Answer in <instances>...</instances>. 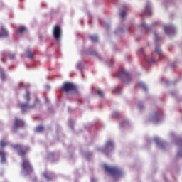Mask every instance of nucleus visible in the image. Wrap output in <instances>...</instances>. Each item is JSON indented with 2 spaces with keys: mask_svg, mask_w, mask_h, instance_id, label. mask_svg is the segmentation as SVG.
Returning <instances> with one entry per match:
<instances>
[{
  "mask_svg": "<svg viewBox=\"0 0 182 182\" xmlns=\"http://www.w3.org/2000/svg\"><path fill=\"white\" fill-rule=\"evenodd\" d=\"M14 150L18 153L19 156H23V164H22V171L25 174H29V173H32V167H31V164H29V161L25 158V154H26V151L29 150V147L23 146L21 144H16L12 146Z\"/></svg>",
  "mask_w": 182,
  "mask_h": 182,
  "instance_id": "f257e3e1",
  "label": "nucleus"
},
{
  "mask_svg": "<svg viewBox=\"0 0 182 182\" xmlns=\"http://www.w3.org/2000/svg\"><path fill=\"white\" fill-rule=\"evenodd\" d=\"M24 99L26 101V103H19L18 104V107H20L21 109H22V112L25 113L28 109H33L38 103H39L38 100H36L34 102V104L32 105H29V102L31 101V93L27 91L26 92V95H24Z\"/></svg>",
  "mask_w": 182,
  "mask_h": 182,
  "instance_id": "f03ea898",
  "label": "nucleus"
},
{
  "mask_svg": "<svg viewBox=\"0 0 182 182\" xmlns=\"http://www.w3.org/2000/svg\"><path fill=\"white\" fill-rule=\"evenodd\" d=\"M104 168L107 173H109L112 177H121L122 176V170L119 169V168L115 166H109L105 165Z\"/></svg>",
  "mask_w": 182,
  "mask_h": 182,
  "instance_id": "7ed1b4c3",
  "label": "nucleus"
},
{
  "mask_svg": "<svg viewBox=\"0 0 182 182\" xmlns=\"http://www.w3.org/2000/svg\"><path fill=\"white\" fill-rule=\"evenodd\" d=\"M117 77L124 83L130 82V75L123 70L117 73Z\"/></svg>",
  "mask_w": 182,
  "mask_h": 182,
  "instance_id": "20e7f679",
  "label": "nucleus"
},
{
  "mask_svg": "<svg viewBox=\"0 0 182 182\" xmlns=\"http://www.w3.org/2000/svg\"><path fill=\"white\" fill-rule=\"evenodd\" d=\"M53 35L56 41H59L60 39V36H62V30L59 26H54Z\"/></svg>",
  "mask_w": 182,
  "mask_h": 182,
  "instance_id": "39448f33",
  "label": "nucleus"
},
{
  "mask_svg": "<svg viewBox=\"0 0 182 182\" xmlns=\"http://www.w3.org/2000/svg\"><path fill=\"white\" fill-rule=\"evenodd\" d=\"M76 90V87L75 86V85L70 82H65L62 87V90L66 92H72V90Z\"/></svg>",
  "mask_w": 182,
  "mask_h": 182,
  "instance_id": "423d86ee",
  "label": "nucleus"
},
{
  "mask_svg": "<svg viewBox=\"0 0 182 182\" xmlns=\"http://www.w3.org/2000/svg\"><path fill=\"white\" fill-rule=\"evenodd\" d=\"M24 125H25V123L23 122V121H22L21 119H16L14 120L13 132H15V130H17V129L23 127Z\"/></svg>",
  "mask_w": 182,
  "mask_h": 182,
  "instance_id": "0eeeda50",
  "label": "nucleus"
},
{
  "mask_svg": "<svg viewBox=\"0 0 182 182\" xmlns=\"http://www.w3.org/2000/svg\"><path fill=\"white\" fill-rule=\"evenodd\" d=\"M113 147H114V144L112 141H108L102 149V152L106 154V151H107L109 149H113Z\"/></svg>",
  "mask_w": 182,
  "mask_h": 182,
  "instance_id": "6e6552de",
  "label": "nucleus"
},
{
  "mask_svg": "<svg viewBox=\"0 0 182 182\" xmlns=\"http://www.w3.org/2000/svg\"><path fill=\"white\" fill-rule=\"evenodd\" d=\"M164 29L168 35H170V33H173L174 32V28L171 26H165L164 27Z\"/></svg>",
  "mask_w": 182,
  "mask_h": 182,
  "instance_id": "1a4fd4ad",
  "label": "nucleus"
},
{
  "mask_svg": "<svg viewBox=\"0 0 182 182\" xmlns=\"http://www.w3.org/2000/svg\"><path fill=\"white\" fill-rule=\"evenodd\" d=\"M6 36H8V31H6L4 27H1L0 31V38H5Z\"/></svg>",
  "mask_w": 182,
  "mask_h": 182,
  "instance_id": "9d476101",
  "label": "nucleus"
},
{
  "mask_svg": "<svg viewBox=\"0 0 182 182\" xmlns=\"http://www.w3.org/2000/svg\"><path fill=\"white\" fill-rule=\"evenodd\" d=\"M6 154H5L4 152L0 151V157L1 159V163H5V161H6Z\"/></svg>",
  "mask_w": 182,
  "mask_h": 182,
  "instance_id": "9b49d317",
  "label": "nucleus"
},
{
  "mask_svg": "<svg viewBox=\"0 0 182 182\" xmlns=\"http://www.w3.org/2000/svg\"><path fill=\"white\" fill-rule=\"evenodd\" d=\"M145 14L150 16L151 15V11H150V6L147 5L145 7Z\"/></svg>",
  "mask_w": 182,
  "mask_h": 182,
  "instance_id": "f8f14e48",
  "label": "nucleus"
},
{
  "mask_svg": "<svg viewBox=\"0 0 182 182\" xmlns=\"http://www.w3.org/2000/svg\"><path fill=\"white\" fill-rule=\"evenodd\" d=\"M155 52L159 55V57L163 56V53L161 52V50L159 47H156Z\"/></svg>",
  "mask_w": 182,
  "mask_h": 182,
  "instance_id": "ddd939ff",
  "label": "nucleus"
},
{
  "mask_svg": "<svg viewBox=\"0 0 182 182\" xmlns=\"http://www.w3.org/2000/svg\"><path fill=\"white\" fill-rule=\"evenodd\" d=\"M43 176L45 177V178H46V180H52V176H50V175H49V173L47 172L43 173Z\"/></svg>",
  "mask_w": 182,
  "mask_h": 182,
  "instance_id": "4468645a",
  "label": "nucleus"
},
{
  "mask_svg": "<svg viewBox=\"0 0 182 182\" xmlns=\"http://www.w3.org/2000/svg\"><path fill=\"white\" fill-rule=\"evenodd\" d=\"M24 31H26V28L21 26L17 30V33H22V32H24Z\"/></svg>",
  "mask_w": 182,
  "mask_h": 182,
  "instance_id": "2eb2a0df",
  "label": "nucleus"
},
{
  "mask_svg": "<svg viewBox=\"0 0 182 182\" xmlns=\"http://www.w3.org/2000/svg\"><path fill=\"white\" fill-rule=\"evenodd\" d=\"M43 130V127L42 126H38L36 128V132L37 133H41V132H42Z\"/></svg>",
  "mask_w": 182,
  "mask_h": 182,
  "instance_id": "dca6fc26",
  "label": "nucleus"
},
{
  "mask_svg": "<svg viewBox=\"0 0 182 182\" xmlns=\"http://www.w3.org/2000/svg\"><path fill=\"white\" fill-rule=\"evenodd\" d=\"M26 56L27 58H28L29 59H32L33 58V53H31L30 51H27L26 53Z\"/></svg>",
  "mask_w": 182,
  "mask_h": 182,
  "instance_id": "f3484780",
  "label": "nucleus"
},
{
  "mask_svg": "<svg viewBox=\"0 0 182 182\" xmlns=\"http://www.w3.org/2000/svg\"><path fill=\"white\" fill-rule=\"evenodd\" d=\"M141 27L144 28V29H146V31H150V27L148 26L146 23H143L141 24Z\"/></svg>",
  "mask_w": 182,
  "mask_h": 182,
  "instance_id": "a211bd4d",
  "label": "nucleus"
},
{
  "mask_svg": "<svg viewBox=\"0 0 182 182\" xmlns=\"http://www.w3.org/2000/svg\"><path fill=\"white\" fill-rule=\"evenodd\" d=\"M139 87H141V89H143L144 90H147V87H146V85L143 83V82H140L139 84Z\"/></svg>",
  "mask_w": 182,
  "mask_h": 182,
  "instance_id": "6ab92c4d",
  "label": "nucleus"
},
{
  "mask_svg": "<svg viewBox=\"0 0 182 182\" xmlns=\"http://www.w3.org/2000/svg\"><path fill=\"white\" fill-rule=\"evenodd\" d=\"M114 93H120V87H117L114 90Z\"/></svg>",
  "mask_w": 182,
  "mask_h": 182,
  "instance_id": "aec40b11",
  "label": "nucleus"
},
{
  "mask_svg": "<svg viewBox=\"0 0 182 182\" xmlns=\"http://www.w3.org/2000/svg\"><path fill=\"white\" fill-rule=\"evenodd\" d=\"M97 36H92V42H97Z\"/></svg>",
  "mask_w": 182,
  "mask_h": 182,
  "instance_id": "412c9836",
  "label": "nucleus"
},
{
  "mask_svg": "<svg viewBox=\"0 0 182 182\" xmlns=\"http://www.w3.org/2000/svg\"><path fill=\"white\" fill-rule=\"evenodd\" d=\"M0 146L1 147H5V146H6V142H4V141H1Z\"/></svg>",
  "mask_w": 182,
  "mask_h": 182,
  "instance_id": "4be33fe9",
  "label": "nucleus"
},
{
  "mask_svg": "<svg viewBox=\"0 0 182 182\" xmlns=\"http://www.w3.org/2000/svg\"><path fill=\"white\" fill-rule=\"evenodd\" d=\"M120 16L123 19L124 18V16H126V11H122L120 14Z\"/></svg>",
  "mask_w": 182,
  "mask_h": 182,
  "instance_id": "5701e85b",
  "label": "nucleus"
},
{
  "mask_svg": "<svg viewBox=\"0 0 182 182\" xmlns=\"http://www.w3.org/2000/svg\"><path fill=\"white\" fill-rule=\"evenodd\" d=\"M97 95H99L100 96V97H103V91L98 90L97 91Z\"/></svg>",
  "mask_w": 182,
  "mask_h": 182,
  "instance_id": "b1692460",
  "label": "nucleus"
},
{
  "mask_svg": "<svg viewBox=\"0 0 182 182\" xmlns=\"http://www.w3.org/2000/svg\"><path fill=\"white\" fill-rule=\"evenodd\" d=\"M9 58H10V59H12V60L15 59V54H14V53H10V54H9Z\"/></svg>",
  "mask_w": 182,
  "mask_h": 182,
  "instance_id": "393cba45",
  "label": "nucleus"
},
{
  "mask_svg": "<svg viewBox=\"0 0 182 182\" xmlns=\"http://www.w3.org/2000/svg\"><path fill=\"white\" fill-rule=\"evenodd\" d=\"M0 74L1 76V79H5V73H4V71H0Z\"/></svg>",
  "mask_w": 182,
  "mask_h": 182,
  "instance_id": "a878e982",
  "label": "nucleus"
},
{
  "mask_svg": "<svg viewBox=\"0 0 182 182\" xmlns=\"http://www.w3.org/2000/svg\"><path fill=\"white\" fill-rule=\"evenodd\" d=\"M154 36H155V42H157V41H159V39L157 38L159 36L157 35V33H155Z\"/></svg>",
  "mask_w": 182,
  "mask_h": 182,
  "instance_id": "bb28decb",
  "label": "nucleus"
},
{
  "mask_svg": "<svg viewBox=\"0 0 182 182\" xmlns=\"http://www.w3.org/2000/svg\"><path fill=\"white\" fill-rule=\"evenodd\" d=\"M92 56H97V53H96V51H92Z\"/></svg>",
  "mask_w": 182,
  "mask_h": 182,
  "instance_id": "cd10ccee",
  "label": "nucleus"
},
{
  "mask_svg": "<svg viewBox=\"0 0 182 182\" xmlns=\"http://www.w3.org/2000/svg\"><path fill=\"white\" fill-rule=\"evenodd\" d=\"M50 157H53V154H50L48 155V159H50Z\"/></svg>",
  "mask_w": 182,
  "mask_h": 182,
  "instance_id": "c85d7f7f",
  "label": "nucleus"
},
{
  "mask_svg": "<svg viewBox=\"0 0 182 182\" xmlns=\"http://www.w3.org/2000/svg\"><path fill=\"white\" fill-rule=\"evenodd\" d=\"M139 109H143V107H141L140 104L139 105Z\"/></svg>",
  "mask_w": 182,
  "mask_h": 182,
  "instance_id": "c756f323",
  "label": "nucleus"
},
{
  "mask_svg": "<svg viewBox=\"0 0 182 182\" xmlns=\"http://www.w3.org/2000/svg\"><path fill=\"white\" fill-rule=\"evenodd\" d=\"M155 140H156L157 144H159V141L157 139H155Z\"/></svg>",
  "mask_w": 182,
  "mask_h": 182,
  "instance_id": "7c9ffc66",
  "label": "nucleus"
},
{
  "mask_svg": "<svg viewBox=\"0 0 182 182\" xmlns=\"http://www.w3.org/2000/svg\"><path fill=\"white\" fill-rule=\"evenodd\" d=\"M116 114H117V112H114V115H116Z\"/></svg>",
  "mask_w": 182,
  "mask_h": 182,
  "instance_id": "2f4dec72",
  "label": "nucleus"
},
{
  "mask_svg": "<svg viewBox=\"0 0 182 182\" xmlns=\"http://www.w3.org/2000/svg\"><path fill=\"white\" fill-rule=\"evenodd\" d=\"M85 156L87 157V159H88V157H89L87 155H86Z\"/></svg>",
  "mask_w": 182,
  "mask_h": 182,
  "instance_id": "473e14b6",
  "label": "nucleus"
}]
</instances>
